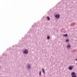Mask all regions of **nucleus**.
I'll list each match as a JSON object with an SVG mask.
<instances>
[{
	"instance_id": "obj_4",
	"label": "nucleus",
	"mask_w": 77,
	"mask_h": 77,
	"mask_svg": "<svg viewBox=\"0 0 77 77\" xmlns=\"http://www.w3.org/2000/svg\"><path fill=\"white\" fill-rule=\"evenodd\" d=\"M69 69L71 70L72 69V68L71 66H70L69 67Z\"/></svg>"
},
{
	"instance_id": "obj_1",
	"label": "nucleus",
	"mask_w": 77,
	"mask_h": 77,
	"mask_svg": "<svg viewBox=\"0 0 77 77\" xmlns=\"http://www.w3.org/2000/svg\"><path fill=\"white\" fill-rule=\"evenodd\" d=\"M71 74L72 75V77H76V75H75V72H72Z\"/></svg>"
},
{
	"instance_id": "obj_10",
	"label": "nucleus",
	"mask_w": 77,
	"mask_h": 77,
	"mask_svg": "<svg viewBox=\"0 0 77 77\" xmlns=\"http://www.w3.org/2000/svg\"><path fill=\"white\" fill-rule=\"evenodd\" d=\"M41 71H40V73H39L40 75H41Z\"/></svg>"
},
{
	"instance_id": "obj_9",
	"label": "nucleus",
	"mask_w": 77,
	"mask_h": 77,
	"mask_svg": "<svg viewBox=\"0 0 77 77\" xmlns=\"http://www.w3.org/2000/svg\"><path fill=\"white\" fill-rule=\"evenodd\" d=\"M42 70H43V72L44 74V73H45V71H44V69H42Z\"/></svg>"
},
{
	"instance_id": "obj_12",
	"label": "nucleus",
	"mask_w": 77,
	"mask_h": 77,
	"mask_svg": "<svg viewBox=\"0 0 77 77\" xmlns=\"http://www.w3.org/2000/svg\"><path fill=\"white\" fill-rule=\"evenodd\" d=\"M50 36H48V37H47V38L48 39H50Z\"/></svg>"
},
{
	"instance_id": "obj_2",
	"label": "nucleus",
	"mask_w": 77,
	"mask_h": 77,
	"mask_svg": "<svg viewBox=\"0 0 77 77\" xmlns=\"http://www.w3.org/2000/svg\"><path fill=\"white\" fill-rule=\"evenodd\" d=\"M23 53L25 54H27L28 53V51L27 50L25 49Z\"/></svg>"
},
{
	"instance_id": "obj_6",
	"label": "nucleus",
	"mask_w": 77,
	"mask_h": 77,
	"mask_svg": "<svg viewBox=\"0 0 77 77\" xmlns=\"http://www.w3.org/2000/svg\"><path fill=\"white\" fill-rule=\"evenodd\" d=\"M28 68H30V65L29 64H28Z\"/></svg>"
},
{
	"instance_id": "obj_7",
	"label": "nucleus",
	"mask_w": 77,
	"mask_h": 77,
	"mask_svg": "<svg viewBox=\"0 0 77 77\" xmlns=\"http://www.w3.org/2000/svg\"><path fill=\"white\" fill-rule=\"evenodd\" d=\"M47 19H48V20H50V17L48 16L47 17Z\"/></svg>"
},
{
	"instance_id": "obj_5",
	"label": "nucleus",
	"mask_w": 77,
	"mask_h": 77,
	"mask_svg": "<svg viewBox=\"0 0 77 77\" xmlns=\"http://www.w3.org/2000/svg\"><path fill=\"white\" fill-rule=\"evenodd\" d=\"M70 47L71 46H70L69 44L67 46V47H68V48H70Z\"/></svg>"
},
{
	"instance_id": "obj_8",
	"label": "nucleus",
	"mask_w": 77,
	"mask_h": 77,
	"mask_svg": "<svg viewBox=\"0 0 77 77\" xmlns=\"http://www.w3.org/2000/svg\"><path fill=\"white\" fill-rule=\"evenodd\" d=\"M63 36H68V34H66L65 35H64Z\"/></svg>"
},
{
	"instance_id": "obj_13",
	"label": "nucleus",
	"mask_w": 77,
	"mask_h": 77,
	"mask_svg": "<svg viewBox=\"0 0 77 77\" xmlns=\"http://www.w3.org/2000/svg\"><path fill=\"white\" fill-rule=\"evenodd\" d=\"M76 60H77V59H75Z\"/></svg>"
},
{
	"instance_id": "obj_3",
	"label": "nucleus",
	"mask_w": 77,
	"mask_h": 77,
	"mask_svg": "<svg viewBox=\"0 0 77 77\" xmlns=\"http://www.w3.org/2000/svg\"><path fill=\"white\" fill-rule=\"evenodd\" d=\"M55 17L56 18H59V17H60V15L59 14H56L55 15Z\"/></svg>"
},
{
	"instance_id": "obj_11",
	"label": "nucleus",
	"mask_w": 77,
	"mask_h": 77,
	"mask_svg": "<svg viewBox=\"0 0 77 77\" xmlns=\"http://www.w3.org/2000/svg\"><path fill=\"white\" fill-rule=\"evenodd\" d=\"M68 41H69V40H68V39H67V40H66V42H68Z\"/></svg>"
}]
</instances>
